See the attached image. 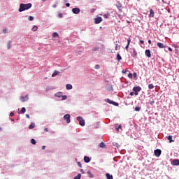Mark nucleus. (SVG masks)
I'll return each mask as SVG.
<instances>
[{"label": "nucleus", "mask_w": 179, "mask_h": 179, "mask_svg": "<svg viewBox=\"0 0 179 179\" xmlns=\"http://www.w3.org/2000/svg\"><path fill=\"white\" fill-rule=\"evenodd\" d=\"M121 59H122V57H121V55L117 54V60L118 61V62H120V61H121Z\"/></svg>", "instance_id": "19"}, {"label": "nucleus", "mask_w": 179, "mask_h": 179, "mask_svg": "<svg viewBox=\"0 0 179 179\" xmlns=\"http://www.w3.org/2000/svg\"><path fill=\"white\" fill-rule=\"evenodd\" d=\"M148 43L149 44H152V41L151 40H148Z\"/></svg>", "instance_id": "55"}, {"label": "nucleus", "mask_w": 179, "mask_h": 179, "mask_svg": "<svg viewBox=\"0 0 179 179\" xmlns=\"http://www.w3.org/2000/svg\"><path fill=\"white\" fill-rule=\"evenodd\" d=\"M154 153L157 157H159V156L162 155V150L157 149L154 151Z\"/></svg>", "instance_id": "8"}, {"label": "nucleus", "mask_w": 179, "mask_h": 179, "mask_svg": "<svg viewBox=\"0 0 179 179\" xmlns=\"http://www.w3.org/2000/svg\"><path fill=\"white\" fill-rule=\"evenodd\" d=\"M20 100L23 102L26 101V99L24 98V96H20Z\"/></svg>", "instance_id": "34"}, {"label": "nucleus", "mask_w": 179, "mask_h": 179, "mask_svg": "<svg viewBox=\"0 0 179 179\" xmlns=\"http://www.w3.org/2000/svg\"><path fill=\"white\" fill-rule=\"evenodd\" d=\"M31 6H32L31 3H29L27 4L21 3L20 5L18 12H24V10H27V9H30Z\"/></svg>", "instance_id": "1"}, {"label": "nucleus", "mask_w": 179, "mask_h": 179, "mask_svg": "<svg viewBox=\"0 0 179 179\" xmlns=\"http://www.w3.org/2000/svg\"><path fill=\"white\" fill-rule=\"evenodd\" d=\"M119 8H122V6L120 3H119Z\"/></svg>", "instance_id": "57"}, {"label": "nucleus", "mask_w": 179, "mask_h": 179, "mask_svg": "<svg viewBox=\"0 0 179 179\" xmlns=\"http://www.w3.org/2000/svg\"><path fill=\"white\" fill-rule=\"evenodd\" d=\"M162 2H164V0H162Z\"/></svg>", "instance_id": "61"}, {"label": "nucleus", "mask_w": 179, "mask_h": 179, "mask_svg": "<svg viewBox=\"0 0 179 179\" xmlns=\"http://www.w3.org/2000/svg\"><path fill=\"white\" fill-rule=\"evenodd\" d=\"M57 75H59V71H55V72L52 74V78H54V77L57 76Z\"/></svg>", "instance_id": "20"}, {"label": "nucleus", "mask_w": 179, "mask_h": 179, "mask_svg": "<svg viewBox=\"0 0 179 179\" xmlns=\"http://www.w3.org/2000/svg\"><path fill=\"white\" fill-rule=\"evenodd\" d=\"M78 167L82 168V164H80V162H78Z\"/></svg>", "instance_id": "46"}, {"label": "nucleus", "mask_w": 179, "mask_h": 179, "mask_svg": "<svg viewBox=\"0 0 179 179\" xmlns=\"http://www.w3.org/2000/svg\"><path fill=\"white\" fill-rule=\"evenodd\" d=\"M100 68V66L99 64L95 65L94 69H99Z\"/></svg>", "instance_id": "40"}, {"label": "nucleus", "mask_w": 179, "mask_h": 179, "mask_svg": "<svg viewBox=\"0 0 179 179\" xmlns=\"http://www.w3.org/2000/svg\"><path fill=\"white\" fill-rule=\"evenodd\" d=\"M145 55L146 57H148V58H150V57H152V54L150 53V50H145Z\"/></svg>", "instance_id": "13"}, {"label": "nucleus", "mask_w": 179, "mask_h": 179, "mask_svg": "<svg viewBox=\"0 0 179 179\" xmlns=\"http://www.w3.org/2000/svg\"><path fill=\"white\" fill-rule=\"evenodd\" d=\"M150 104L151 106H153L155 104V101H152L151 102H150Z\"/></svg>", "instance_id": "44"}, {"label": "nucleus", "mask_w": 179, "mask_h": 179, "mask_svg": "<svg viewBox=\"0 0 179 179\" xmlns=\"http://www.w3.org/2000/svg\"><path fill=\"white\" fill-rule=\"evenodd\" d=\"M107 179H113V176L110 173H106Z\"/></svg>", "instance_id": "26"}, {"label": "nucleus", "mask_w": 179, "mask_h": 179, "mask_svg": "<svg viewBox=\"0 0 179 179\" xmlns=\"http://www.w3.org/2000/svg\"><path fill=\"white\" fill-rule=\"evenodd\" d=\"M135 111H141V107L136 106L135 108Z\"/></svg>", "instance_id": "37"}, {"label": "nucleus", "mask_w": 179, "mask_h": 179, "mask_svg": "<svg viewBox=\"0 0 179 179\" xmlns=\"http://www.w3.org/2000/svg\"><path fill=\"white\" fill-rule=\"evenodd\" d=\"M94 12H96V8H92L90 10V13H94Z\"/></svg>", "instance_id": "38"}, {"label": "nucleus", "mask_w": 179, "mask_h": 179, "mask_svg": "<svg viewBox=\"0 0 179 179\" xmlns=\"http://www.w3.org/2000/svg\"><path fill=\"white\" fill-rule=\"evenodd\" d=\"M72 12H73V13H75V15H78V13H80V9H79L78 8H74L72 9Z\"/></svg>", "instance_id": "10"}, {"label": "nucleus", "mask_w": 179, "mask_h": 179, "mask_svg": "<svg viewBox=\"0 0 179 179\" xmlns=\"http://www.w3.org/2000/svg\"><path fill=\"white\" fill-rule=\"evenodd\" d=\"M140 43H141V44H145V41H143V40H140Z\"/></svg>", "instance_id": "49"}, {"label": "nucleus", "mask_w": 179, "mask_h": 179, "mask_svg": "<svg viewBox=\"0 0 179 179\" xmlns=\"http://www.w3.org/2000/svg\"><path fill=\"white\" fill-rule=\"evenodd\" d=\"M87 176L90 178H92V177H93V175L92 174V172L90 171H88L87 172Z\"/></svg>", "instance_id": "30"}, {"label": "nucleus", "mask_w": 179, "mask_h": 179, "mask_svg": "<svg viewBox=\"0 0 179 179\" xmlns=\"http://www.w3.org/2000/svg\"><path fill=\"white\" fill-rule=\"evenodd\" d=\"M155 87V85H153V84H149L148 85V88L149 89H153Z\"/></svg>", "instance_id": "35"}, {"label": "nucleus", "mask_w": 179, "mask_h": 179, "mask_svg": "<svg viewBox=\"0 0 179 179\" xmlns=\"http://www.w3.org/2000/svg\"><path fill=\"white\" fill-rule=\"evenodd\" d=\"M80 177H82V175L80 173H78V176L74 177V179H80Z\"/></svg>", "instance_id": "28"}, {"label": "nucleus", "mask_w": 179, "mask_h": 179, "mask_svg": "<svg viewBox=\"0 0 179 179\" xmlns=\"http://www.w3.org/2000/svg\"><path fill=\"white\" fill-rule=\"evenodd\" d=\"M26 117L27 118H30V115H29V114H26Z\"/></svg>", "instance_id": "54"}, {"label": "nucleus", "mask_w": 179, "mask_h": 179, "mask_svg": "<svg viewBox=\"0 0 179 179\" xmlns=\"http://www.w3.org/2000/svg\"><path fill=\"white\" fill-rule=\"evenodd\" d=\"M31 143H32V145H36V140H34V138L31 139Z\"/></svg>", "instance_id": "36"}, {"label": "nucleus", "mask_w": 179, "mask_h": 179, "mask_svg": "<svg viewBox=\"0 0 179 179\" xmlns=\"http://www.w3.org/2000/svg\"><path fill=\"white\" fill-rule=\"evenodd\" d=\"M133 76L134 78H137L138 75H136V73H134Z\"/></svg>", "instance_id": "47"}, {"label": "nucleus", "mask_w": 179, "mask_h": 179, "mask_svg": "<svg viewBox=\"0 0 179 179\" xmlns=\"http://www.w3.org/2000/svg\"><path fill=\"white\" fill-rule=\"evenodd\" d=\"M66 89L67 90H71L72 89V85H71V84H67V85H66Z\"/></svg>", "instance_id": "18"}, {"label": "nucleus", "mask_w": 179, "mask_h": 179, "mask_svg": "<svg viewBox=\"0 0 179 179\" xmlns=\"http://www.w3.org/2000/svg\"><path fill=\"white\" fill-rule=\"evenodd\" d=\"M66 6H67V8H69L71 6V4L69 3H66Z\"/></svg>", "instance_id": "43"}, {"label": "nucleus", "mask_w": 179, "mask_h": 179, "mask_svg": "<svg viewBox=\"0 0 179 179\" xmlns=\"http://www.w3.org/2000/svg\"><path fill=\"white\" fill-rule=\"evenodd\" d=\"M44 131H45V132H48V128H45Z\"/></svg>", "instance_id": "51"}, {"label": "nucleus", "mask_w": 179, "mask_h": 179, "mask_svg": "<svg viewBox=\"0 0 179 179\" xmlns=\"http://www.w3.org/2000/svg\"><path fill=\"white\" fill-rule=\"evenodd\" d=\"M26 100H29V95H26V96H25V101H26Z\"/></svg>", "instance_id": "48"}, {"label": "nucleus", "mask_w": 179, "mask_h": 179, "mask_svg": "<svg viewBox=\"0 0 179 179\" xmlns=\"http://www.w3.org/2000/svg\"><path fill=\"white\" fill-rule=\"evenodd\" d=\"M150 17H155V12L153 11V9H151L150 10Z\"/></svg>", "instance_id": "16"}, {"label": "nucleus", "mask_w": 179, "mask_h": 179, "mask_svg": "<svg viewBox=\"0 0 179 179\" xmlns=\"http://www.w3.org/2000/svg\"><path fill=\"white\" fill-rule=\"evenodd\" d=\"M43 2H45V0H42Z\"/></svg>", "instance_id": "60"}, {"label": "nucleus", "mask_w": 179, "mask_h": 179, "mask_svg": "<svg viewBox=\"0 0 179 179\" xmlns=\"http://www.w3.org/2000/svg\"><path fill=\"white\" fill-rule=\"evenodd\" d=\"M121 49V45H120L119 44H116L115 45V51H117L118 50H120Z\"/></svg>", "instance_id": "21"}, {"label": "nucleus", "mask_w": 179, "mask_h": 179, "mask_svg": "<svg viewBox=\"0 0 179 179\" xmlns=\"http://www.w3.org/2000/svg\"><path fill=\"white\" fill-rule=\"evenodd\" d=\"M172 166H179V159H173L171 162Z\"/></svg>", "instance_id": "9"}, {"label": "nucleus", "mask_w": 179, "mask_h": 179, "mask_svg": "<svg viewBox=\"0 0 179 179\" xmlns=\"http://www.w3.org/2000/svg\"><path fill=\"white\" fill-rule=\"evenodd\" d=\"M101 22H103V18H101V17L94 18V23L96 24H99V23H101Z\"/></svg>", "instance_id": "6"}, {"label": "nucleus", "mask_w": 179, "mask_h": 179, "mask_svg": "<svg viewBox=\"0 0 179 179\" xmlns=\"http://www.w3.org/2000/svg\"><path fill=\"white\" fill-rule=\"evenodd\" d=\"M131 96H134V94H135V92H130L129 94Z\"/></svg>", "instance_id": "53"}, {"label": "nucleus", "mask_w": 179, "mask_h": 179, "mask_svg": "<svg viewBox=\"0 0 179 179\" xmlns=\"http://www.w3.org/2000/svg\"><path fill=\"white\" fill-rule=\"evenodd\" d=\"M80 173H82V174H85V171H83V169L80 170Z\"/></svg>", "instance_id": "52"}, {"label": "nucleus", "mask_w": 179, "mask_h": 179, "mask_svg": "<svg viewBox=\"0 0 179 179\" xmlns=\"http://www.w3.org/2000/svg\"><path fill=\"white\" fill-rule=\"evenodd\" d=\"M173 47H175V48H178V47L177 46V45H174Z\"/></svg>", "instance_id": "59"}, {"label": "nucleus", "mask_w": 179, "mask_h": 179, "mask_svg": "<svg viewBox=\"0 0 179 179\" xmlns=\"http://www.w3.org/2000/svg\"><path fill=\"white\" fill-rule=\"evenodd\" d=\"M1 127H0V131H1Z\"/></svg>", "instance_id": "62"}, {"label": "nucleus", "mask_w": 179, "mask_h": 179, "mask_svg": "<svg viewBox=\"0 0 179 179\" xmlns=\"http://www.w3.org/2000/svg\"><path fill=\"white\" fill-rule=\"evenodd\" d=\"M105 101L106 103H108L109 104H113V106H115L116 107H118L119 104L117 102H115L114 101L110 100V99H105Z\"/></svg>", "instance_id": "4"}, {"label": "nucleus", "mask_w": 179, "mask_h": 179, "mask_svg": "<svg viewBox=\"0 0 179 179\" xmlns=\"http://www.w3.org/2000/svg\"><path fill=\"white\" fill-rule=\"evenodd\" d=\"M77 120L78 121H79V124L80 125H81V127H85V124L86 123L85 122V120H83V118H82V117L80 116L77 117Z\"/></svg>", "instance_id": "3"}, {"label": "nucleus", "mask_w": 179, "mask_h": 179, "mask_svg": "<svg viewBox=\"0 0 179 179\" xmlns=\"http://www.w3.org/2000/svg\"><path fill=\"white\" fill-rule=\"evenodd\" d=\"M64 120L67 124H69L71 122V115L69 114H66L64 116Z\"/></svg>", "instance_id": "5"}, {"label": "nucleus", "mask_w": 179, "mask_h": 179, "mask_svg": "<svg viewBox=\"0 0 179 179\" xmlns=\"http://www.w3.org/2000/svg\"><path fill=\"white\" fill-rule=\"evenodd\" d=\"M13 115H15V113H13V112H11L10 113V117H13Z\"/></svg>", "instance_id": "45"}, {"label": "nucleus", "mask_w": 179, "mask_h": 179, "mask_svg": "<svg viewBox=\"0 0 179 179\" xmlns=\"http://www.w3.org/2000/svg\"><path fill=\"white\" fill-rule=\"evenodd\" d=\"M141 90H142V88L139 86L134 87L133 88V91L134 92L135 96H138V94L139 92H141Z\"/></svg>", "instance_id": "2"}, {"label": "nucleus", "mask_w": 179, "mask_h": 179, "mask_svg": "<svg viewBox=\"0 0 179 179\" xmlns=\"http://www.w3.org/2000/svg\"><path fill=\"white\" fill-rule=\"evenodd\" d=\"M68 99V96L66 95H62V100H66Z\"/></svg>", "instance_id": "33"}, {"label": "nucleus", "mask_w": 179, "mask_h": 179, "mask_svg": "<svg viewBox=\"0 0 179 179\" xmlns=\"http://www.w3.org/2000/svg\"><path fill=\"white\" fill-rule=\"evenodd\" d=\"M109 17H110V14H104L103 15L104 19H108Z\"/></svg>", "instance_id": "32"}, {"label": "nucleus", "mask_w": 179, "mask_h": 179, "mask_svg": "<svg viewBox=\"0 0 179 179\" xmlns=\"http://www.w3.org/2000/svg\"><path fill=\"white\" fill-rule=\"evenodd\" d=\"M38 30V27L37 26H34L32 28V31H37Z\"/></svg>", "instance_id": "25"}, {"label": "nucleus", "mask_w": 179, "mask_h": 179, "mask_svg": "<svg viewBox=\"0 0 179 179\" xmlns=\"http://www.w3.org/2000/svg\"><path fill=\"white\" fill-rule=\"evenodd\" d=\"M99 147L102 148H106V144H104V143L101 142L100 144H99Z\"/></svg>", "instance_id": "27"}, {"label": "nucleus", "mask_w": 179, "mask_h": 179, "mask_svg": "<svg viewBox=\"0 0 179 179\" xmlns=\"http://www.w3.org/2000/svg\"><path fill=\"white\" fill-rule=\"evenodd\" d=\"M55 96L56 97H59V99H60V97H62V92H59L56 93V94H55Z\"/></svg>", "instance_id": "15"}, {"label": "nucleus", "mask_w": 179, "mask_h": 179, "mask_svg": "<svg viewBox=\"0 0 179 179\" xmlns=\"http://www.w3.org/2000/svg\"><path fill=\"white\" fill-rule=\"evenodd\" d=\"M130 52L131 54V56L135 58V57H136V55H138V52H136V50H135V48H131L130 49Z\"/></svg>", "instance_id": "7"}, {"label": "nucleus", "mask_w": 179, "mask_h": 179, "mask_svg": "<svg viewBox=\"0 0 179 179\" xmlns=\"http://www.w3.org/2000/svg\"><path fill=\"white\" fill-rule=\"evenodd\" d=\"M59 34H58V33L57 32H54L52 35V37L55 38V37H59Z\"/></svg>", "instance_id": "23"}, {"label": "nucleus", "mask_w": 179, "mask_h": 179, "mask_svg": "<svg viewBox=\"0 0 179 179\" xmlns=\"http://www.w3.org/2000/svg\"><path fill=\"white\" fill-rule=\"evenodd\" d=\"M157 45L159 47V48H166V45H164V44L160 42H158L157 43Z\"/></svg>", "instance_id": "12"}, {"label": "nucleus", "mask_w": 179, "mask_h": 179, "mask_svg": "<svg viewBox=\"0 0 179 179\" xmlns=\"http://www.w3.org/2000/svg\"><path fill=\"white\" fill-rule=\"evenodd\" d=\"M42 149H43V150H44L45 149V145H43V146H42Z\"/></svg>", "instance_id": "56"}, {"label": "nucleus", "mask_w": 179, "mask_h": 179, "mask_svg": "<svg viewBox=\"0 0 179 179\" xmlns=\"http://www.w3.org/2000/svg\"><path fill=\"white\" fill-rule=\"evenodd\" d=\"M36 127V124L34 123H31V124L29 127V129H33Z\"/></svg>", "instance_id": "22"}, {"label": "nucleus", "mask_w": 179, "mask_h": 179, "mask_svg": "<svg viewBox=\"0 0 179 179\" xmlns=\"http://www.w3.org/2000/svg\"><path fill=\"white\" fill-rule=\"evenodd\" d=\"M12 45V41H9L7 44L8 50H10V46Z\"/></svg>", "instance_id": "24"}, {"label": "nucleus", "mask_w": 179, "mask_h": 179, "mask_svg": "<svg viewBox=\"0 0 179 179\" xmlns=\"http://www.w3.org/2000/svg\"><path fill=\"white\" fill-rule=\"evenodd\" d=\"M129 44H131V38H127V45L125 47V49L127 50V51H128V50L129 48Z\"/></svg>", "instance_id": "11"}, {"label": "nucleus", "mask_w": 179, "mask_h": 179, "mask_svg": "<svg viewBox=\"0 0 179 179\" xmlns=\"http://www.w3.org/2000/svg\"><path fill=\"white\" fill-rule=\"evenodd\" d=\"M3 33L4 34H6V33H8V29H4L3 30Z\"/></svg>", "instance_id": "39"}, {"label": "nucleus", "mask_w": 179, "mask_h": 179, "mask_svg": "<svg viewBox=\"0 0 179 179\" xmlns=\"http://www.w3.org/2000/svg\"><path fill=\"white\" fill-rule=\"evenodd\" d=\"M22 114H24L26 113V108L23 107L21 109Z\"/></svg>", "instance_id": "29"}, {"label": "nucleus", "mask_w": 179, "mask_h": 179, "mask_svg": "<svg viewBox=\"0 0 179 179\" xmlns=\"http://www.w3.org/2000/svg\"><path fill=\"white\" fill-rule=\"evenodd\" d=\"M121 128H122V126L119 125L118 127H116V129L117 131H118V129H121Z\"/></svg>", "instance_id": "42"}, {"label": "nucleus", "mask_w": 179, "mask_h": 179, "mask_svg": "<svg viewBox=\"0 0 179 179\" xmlns=\"http://www.w3.org/2000/svg\"><path fill=\"white\" fill-rule=\"evenodd\" d=\"M169 51H170L171 52H173V49L171 48H169Z\"/></svg>", "instance_id": "50"}, {"label": "nucleus", "mask_w": 179, "mask_h": 179, "mask_svg": "<svg viewBox=\"0 0 179 179\" xmlns=\"http://www.w3.org/2000/svg\"><path fill=\"white\" fill-rule=\"evenodd\" d=\"M84 162L85 163H89L90 162V158L87 156H85L84 157Z\"/></svg>", "instance_id": "14"}, {"label": "nucleus", "mask_w": 179, "mask_h": 179, "mask_svg": "<svg viewBox=\"0 0 179 179\" xmlns=\"http://www.w3.org/2000/svg\"><path fill=\"white\" fill-rule=\"evenodd\" d=\"M128 78H129V79H132V73H129Z\"/></svg>", "instance_id": "41"}, {"label": "nucleus", "mask_w": 179, "mask_h": 179, "mask_svg": "<svg viewBox=\"0 0 179 179\" xmlns=\"http://www.w3.org/2000/svg\"><path fill=\"white\" fill-rule=\"evenodd\" d=\"M167 139L169 141V143L174 142V140H173V136H169Z\"/></svg>", "instance_id": "17"}, {"label": "nucleus", "mask_w": 179, "mask_h": 179, "mask_svg": "<svg viewBox=\"0 0 179 179\" xmlns=\"http://www.w3.org/2000/svg\"><path fill=\"white\" fill-rule=\"evenodd\" d=\"M28 20H29L30 22L34 20V17H33V16H29V17H28Z\"/></svg>", "instance_id": "31"}, {"label": "nucleus", "mask_w": 179, "mask_h": 179, "mask_svg": "<svg viewBox=\"0 0 179 179\" xmlns=\"http://www.w3.org/2000/svg\"><path fill=\"white\" fill-rule=\"evenodd\" d=\"M59 17H62V14H59Z\"/></svg>", "instance_id": "58"}]
</instances>
